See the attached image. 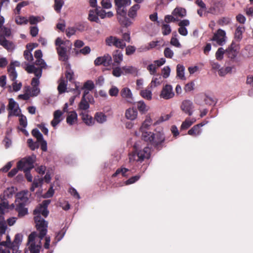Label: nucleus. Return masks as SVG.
<instances>
[{
    "label": "nucleus",
    "instance_id": "obj_4",
    "mask_svg": "<svg viewBox=\"0 0 253 253\" xmlns=\"http://www.w3.org/2000/svg\"><path fill=\"white\" fill-rule=\"evenodd\" d=\"M151 149L149 147H145L142 150H138L136 146H134L132 151L129 153V158L137 156L138 158H150Z\"/></svg>",
    "mask_w": 253,
    "mask_h": 253
},
{
    "label": "nucleus",
    "instance_id": "obj_48",
    "mask_svg": "<svg viewBox=\"0 0 253 253\" xmlns=\"http://www.w3.org/2000/svg\"><path fill=\"white\" fill-rule=\"evenodd\" d=\"M32 135L37 138V141L42 140L43 136L37 128L33 129L32 131Z\"/></svg>",
    "mask_w": 253,
    "mask_h": 253
},
{
    "label": "nucleus",
    "instance_id": "obj_16",
    "mask_svg": "<svg viewBox=\"0 0 253 253\" xmlns=\"http://www.w3.org/2000/svg\"><path fill=\"white\" fill-rule=\"evenodd\" d=\"M93 101L92 95L87 96L86 98H82L81 101L79 104V108L81 110H86L89 107L88 102L91 103Z\"/></svg>",
    "mask_w": 253,
    "mask_h": 253
},
{
    "label": "nucleus",
    "instance_id": "obj_20",
    "mask_svg": "<svg viewBox=\"0 0 253 253\" xmlns=\"http://www.w3.org/2000/svg\"><path fill=\"white\" fill-rule=\"evenodd\" d=\"M204 125V124L201 123L198 125L194 126L190 129L188 131V134L192 136L196 137L201 133V126Z\"/></svg>",
    "mask_w": 253,
    "mask_h": 253
},
{
    "label": "nucleus",
    "instance_id": "obj_54",
    "mask_svg": "<svg viewBox=\"0 0 253 253\" xmlns=\"http://www.w3.org/2000/svg\"><path fill=\"white\" fill-rule=\"evenodd\" d=\"M112 74L116 77H120L122 74H124L122 68L119 67L114 68L112 71Z\"/></svg>",
    "mask_w": 253,
    "mask_h": 253
},
{
    "label": "nucleus",
    "instance_id": "obj_1",
    "mask_svg": "<svg viewBox=\"0 0 253 253\" xmlns=\"http://www.w3.org/2000/svg\"><path fill=\"white\" fill-rule=\"evenodd\" d=\"M117 11V18L120 24L124 27L130 26L132 22L126 16V7L131 3V0H114Z\"/></svg>",
    "mask_w": 253,
    "mask_h": 253
},
{
    "label": "nucleus",
    "instance_id": "obj_51",
    "mask_svg": "<svg viewBox=\"0 0 253 253\" xmlns=\"http://www.w3.org/2000/svg\"><path fill=\"white\" fill-rule=\"evenodd\" d=\"M0 31L1 34H0V35L3 36L4 37H8L11 35V30L9 28H6L5 27H2L0 28Z\"/></svg>",
    "mask_w": 253,
    "mask_h": 253
},
{
    "label": "nucleus",
    "instance_id": "obj_30",
    "mask_svg": "<svg viewBox=\"0 0 253 253\" xmlns=\"http://www.w3.org/2000/svg\"><path fill=\"white\" fill-rule=\"evenodd\" d=\"M55 44L56 47H59L60 46L66 45L69 49H71L72 44L70 41L66 40L64 41L61 40L60 38H57L55 42Z\"/></svg>",
    "mask_w": 253,
    "mask_h": 253
},
{
    "label": "nucleus",
    "instance_id": "obj_60",
    "mask_svg": "<svg viewBox=\"0 0 253 253\" xmlns=\"http://www.w3.org/2000/svg\"><path fill=\"white\" fill-rule=\"evenodd\" d=\"M136 50L135 46L132 45H128L126 48V54L127 55H130L133 54Z\"/></svg>",
    "mask_w": 253,
    "mask_h": 253
},
{
    "label": "nucleus",
    "instance_id": "obj_59",
    "mask_svg": "<svg viewBox=\"0 0 253 253\" xmlns=\"http://www.w3.org/2000/svg\"><path fill=\"white\" fill-rule=\"evenodd\" d=\"M204 102L205 104L209 105H214L216 103V101L213 98L210 97L207 95H205Z\"/></svg>",
    "mask_w": 253,
    "mask_h": 253
},
{
    "label": "nucleus",
    "instance_id": "obj_41",
    "mask_svg": "<svg viewBox=\"0 0 253 253\" xmlns=\"http://www.w3.org/2000/svg\"><path fill=\"white\" fill-rule=\"evenodd\" d=\"M94 87L95 85L93 82L91 80H87L84 83V85L82 87H80V90L83 89H87L91 91L94 88Z\"/></svg>",
    "mask_w": 253,
    "mask_h": 253
},
{
    "label": "nucleus",
    "instance_id": "obj_64",
    "mask_svg": "<svg viewBox=\"0 0 253 253\" xmlns=\"http://www.w3.org/2000/svg\"><path fill=\"white\" fill-rule=\"evenodd\" d=\"M164 55L167 58H171L173 55V52L169 47H166L164 50Z\"/></svg>",
    "mask_w": 253,
    "mask_h": 253
},
{
    "label": "nucleus",
    "instance_id": "obj_34",
    "mask_svg": "<svg viewBox=\"0 0 253 253\" xmlns=\"http://www.w3.org/2000/svg\"><path fill=\"white\" fill-rule=\"evenodd\" d=\"M186 11L184 8L176 7L172 11V14L175 17H183L186 15Z\"/></svg>",
    "mask_w": 253,
    "mask_h": 253
},
{
    "label": "nucleus",
    "instance_id": "obj_24",
    "mask_svg": "<svg viewBox=\"0 0 253 253\" xmlns=\"http://www.w3.org/2000/svg\"><path fill=\"white\" fill-rule=\"evenodd\" d=\"M30 196L31 194L29 193L28 190L21 191L17 194V198L22 202L21 203L23 204L28 202Z\"/></svg>",
    "mask_w": 253,
    "mask_h": 253
},
{
    "label": "nucleus",
    "instance_id": "obj_14",
    "mask_svg": "<svg viewBox=\"0 0 253 253\" xmlns=\"http://www.w3.org/2000/svg\"><path fill=\"white\" fill-rule=\"evenodd\" d=\"M181 109L189 116H191L193 113V103L189 100H184L182 103Z\"/></svg>",
    "mask_w": 253,
    "mask_h": 253
},
{
    "label": "nucleus",
    "instance_id": "obj_7",
    "mask_svg": "<svg viewBox=\"0 0 253 253\" xmlns=\"http://www.w3.org/2000/svg\"><path fill=\"white\" fill-rule=\"evenodd\" d=\"M226 33L222 29H218L215 33H214L211 41H215L219 45H223L225 43Z\"/></svg>",
    "mask_w": 253,
    "mask_h": 253
},
{
    "label": "nucleus",
    "instance_id": "obj_40",
    "mask_svg": "<svg viewBox=\"0 0 253 253\" xmlns=\"http://www.w3.org/2000/svg\"><path fill=\"white\" fill-rule=\"evenodd\" d=\"M196 120L192 119L190 120L189 119H186L181 126V129H186L189 128L195 122Z\"/></svg>",
    "mask_w": 253,
    "mask_h": 253
},
{
    "label": "nucleus",
    "instance_id": "obj_9",
    "mask_svg": "<svg viewBox=\"0 0 253 253\" xmlns=\"http://www.w3.org/2000/svg\"><path fill=\"white\" fill-rule=\"evenodd\" d=\"M174 96V93L171 85L166 84L163 87L160 94L161 98L168 100L173 98Z\"/></svg>",
    "mask_w": 253,
    "mask_h": 253
},
{
    "label": "nucleus",
    "instance_id": "obj_36",
    "mask_svg": "<svg viewBox=\"0 0 253 253\" xmlns=\"http://www.w3.org/2000/svg\"><path fill=\"white\" fill-rule=\"evenodd\" d=\"M57 89L60 94L65 92L67 89V82L63 78L60 79Z\"/></svg>",
    "mask_w": 253,
    "mask_h": 253
},
{
    "label": "nucleus",
    "instance_id": "obj_25",
    "mask_svg": "<svg viewBox=\"0 0 253 253\" xmlns=\"http://www.w3.org/2000/svg\"><path fill=\"white\" fill-rule=\"evenodd\" d=\"M77 114L74 111H71L67 117L66 122L69 125H73L77 121Z\"/></svg>",
    "mask_w": 253,
    "mask_h": 253
},
{
    "label": "nucleus",
    "instance_id": "obj_42",
    "mask_svg": "<svg viewBox=\"0 0 253 253\" xmlns=\"http://www.w3.org/2000/svg\"><path fill=\"white\" fill-rule=\"evenodd\" d=\"M140 94L143 98L148 100H150L152 99V92L148 89L142 90L140 91Z\"/></svg>",
    "mask_w": 253,
    "mask_h": 253
},
{
    "label": "nucleus",
    "instance_id": "obj_28",
    "mask_svg": "<svg viewBox=\"0 0 253 253\" xmlns=\"http://www.w3.org/2000/svg\"><path fill=\"white\" fill-rule=\"evenodd\" d=\"M88 19L91 22H95L99 23L100 21L97 14V11L95 9H91L89 11Z\"/></svg>",
    "mask_w": 253,
    "mask_h": 253
},
{
    "label": "nucleus",
    "instance_id": "obj_44",
    "mask_svg": "<svg viewBox=\"0 0 253 253\" xmlns=\"http://www.w3.org/2000/svg\"><path fill=\"white\" fill-rule=\"evenodd\" d=\"M244 28L243 27H238L235 32V38L241 40L242 39V34L244 31Z\"/></svg>",
    "mask_w": 253,
    "mask_h": 253
},
{
    "label": "nucleus",
    "instance_id": "obj_17",
    "mask_svg": "<svg viewBox=\"0 0 253 253\" xmlns=\"http://www.w3.org/2000/svg\"><path fill=\"white\" fill-rule=\"evenodd\" d=\"M15 64L17 66L19 65V62L15 61V62H11L7 68L9 78L10 80L13 82L16 80V79L17 77V74L14 67Z\"/></svg>",
    "mask_w": 253,
    "mask_h": 253
},
{
    "label": "nucleus",
    "instance_id": "obj_6",
    "mask_svg": "<svg viewBox=\"0 0 253 253\" xmlns=\"http://www.w3.org/2000/svg\"><path fill=\"white\" fill-rule=\"evenodd\" d=\"M17 167L24 172L30 171L34 167L33 159H22L17 163Z\"/></svg>",
    "mask_w": 253,
    "mask_h": 253
},
{
    "label": "nucleus",
    "instance_id": "obj_46",
    "mask_svg": "<svg viewBox=\"0 0 253 253\" xmlns=\"http://www.w3.org/2000/svg\"><path fill=\"white\" fill-rule=\"evenodd\" d=\"M15 22L18 25L27 24L28 20L25 17L19 16L16 17Z\"/></svg>",
    "mask_w": 253,
    "mask_h": 253
},
{
    "label": "nucleus",
    "instance_id": "obj_27",
    "mask_svg": "<svg viewBox=\"0 0 253 253\" xmlns=\"http://www.w3.org/2000/svg\"><path fill=\"white\" fill-rule=\"evenodd\" d=\"M15 193V188L14 187H11L7 188L3 192V194H1V198L4 199V198H10L12 197L13 195Z\"/></svg>",
    "mask_w": 253,
    "mask_h": 253
},
{
    "label": "nucleus",
    "instance_id": "obj_2",
    "mask_svg": "<svg viewBox=\"0 0 253 253\" xmlns=\"http://www.w3.org/2000/svg\"><path fill=\"white\" fill-rule=\"evenodd\" d=\"M143 139L150 142L157 150H160L166 147L165 136L163 132L158 131L156 133L145 132L143 134Z\"/></svg>",
    "mask_w": 253,
    "mask_h": 253
},
{
    "label": "nucleus",
    "instance_id": "obj_12",
    "mask_svg": "<svg viewBox=\"0 0 253 253\" xmlns=\"http://www.w3.org/2000/svg\"><path fill=\"white\" fill-rule=\"evenodd\" d=\"M121 96L130 104L133 103V98L130 89L128 87L123 88L120 92Z\"/></svg>",
    "mask_w": 253,
    "mask_h": 253
},
{
    "label": "nucleus",
    "instance_id": "obj_8",
    "mask_svg": "<svg viewBox=\"0 0 253 253\" xmlns=\"http://www.w3.org/2000/svg\"><path fill=\"white\" fill-rule=\"evenodd\" d=\"M50 202V200L43 201L42 203L34 211V214L36 215L37 213H41L42 215L46 217L49 213L47 207Z\"/></svg>",
    "mask_w": 253,
    "mask_h": 253
},
{
    "label": "nucleus",
    "instance_id": "obj_33",
    "mask_svg": "<svg viewBox=\"0 0 253 253\" xmlns=\"http://www.w3.org/2000/svg\"><path fill=\"white\" fill-rule=\"evenodd\" d=\"M137 108L141 114H145L149 109L143 101H139L137 103Z\"/></svg>",
    "mask_w": 253,
    "mask_h": 253
},
{
    "label": "nucleus",
    "instance_id": "obj_26",
    "mask_svg": "<svg viewBox=\"0 0 253 253\" xmlns=\"http://www.w3.org/2000/svg\"><path fill=\"white\" fill-rule=\"evenodd\" d=\"M122 70L124 72V74H131L133 75H137L138 73V69L133 66H123Z\"/></svg>",
    "mask_w": 253,
    "mask_h": 253
},
{
    "label": "nucleus",
    "instance_id": "obj_56",
    "mask_svg": "<svg viewBox=\"0 0 253 253\" xmlns=\"http://www.w3.org/2000/svg\"><path fill=\"white\" fill-rule=\"evenodd\" d=\"M41 20V19L39 16H30L29 18L28 22H29L30 24L34 25L37 24Z\"/></svg>",
    "mask_w": 253,
    "mask_h": 253
},
{
    "label": "nucleus",
    "instance_id": "obj_45",
    "mask_svg": "<svg viewBox=\"0 0 253 253\" xmlns=\"http://www.w3.org/2000/svg\"><path fill=\"white\" fill-rule=\"evenodd\" d=\"M41 249V245H36L35 243H31L30 247L31 253H39Z\"/></svg>",
    "mask_w": 253,
    "mask_h": 253
},
{
    "label": "nucleus",
    "instance_id": "obj_55",
    "mask_svg": "<svg viewBox=\"0 0 253 253\" xmlns=\"http://www.w3.org/2000/svg\"><path fill=\"white\" fill-rule=\"evenodd\" d=\"M225 52L224 49L222 47L219 48L215 53V56L216 59L221 60L223 57V54Z\"/></svg>",
    "mask_w": 253,
    "mask_h": 253
},
{
    "label": "nucleus",
    "instance_id": "obj_32",
    "mask_svg": "<svg viewBox=\"0 0 253 253\" xmlns=\"http://www.w3.org/2000/svg\"><path fill=\"white\" fill-rule=\"evenodd\" d=\"M80 115L82 116V119L86 125L90 126L93 124L94 122L92 117L89 116L87 114L82 112Z\"/></svg>",
    "mask_w": 253,
    "mask_h": 253
},
{
    "label": "nucleus",
    "instance_id": "obj_39",
    "mask_svg": "<svg viewBox=\"0 0 253 253\" xmlns=\"http://www.w3.org/2000/svg\"><path fill=\"white\" fill-rule=\"evenodd\" d=\"M176 75L180 79H185L184 77V67L183 66L178 64L176 67Z\"/></svg>",
    "mask_w": 253,
    "mask_h": 253
},
{
    "label": "nucleus",
    "instance_id": "obj_37",
    "mask_svg": "<svg viewBox=\"0 0 253 253\" xmlns=\"http://www.w3.org/2000/svg\"><path fill=\"white\" fill-rule=\"evenodd\" d=\"M94 119L98 123L102 124L106 121L107 116L102 112H97L94 115Z\"/></svg>",
    "mask_w": 253,
    "mask_h": 253
},
{
    "label": "nucleus",
    "instance_id": "obj_31",
    "mask_svg": "<svg viewBox=\"0 0 253 253\" xmlns=\"http://www.w3.org/2000/svg\"><path fill=\"white\" fill-rule=\"evenodd\" d=\"M25 204L23 203H19L16 208V210L18 213V216L22 217L27 214V209L25 207Z\"/></svg>",
    "mask_w": 253,
    "mask_h": 253
},
{
    "label": "nucleus",
    "instance_id": "obj_38",
    "mask_svg": "<svg viewBox=\"0 0 253 253\" xmlns=\"http://www.w3.org/2000/svg\"><path fill=\"white\" fill-rule=\"evenodd\" d=\"M163 82V79L161 76L159 75L158 77H154L151 82L150 85L151 87H157L160 85Z\"/></svg>",
    "mask_w": 253,
    "mask_h": 253
},
{
    "label": "nucleus",
    "instance_id": "obj_21",
    "mask_svg": "<svg viewBox=\"0 0 253 253\" xmlns=\"http://www.w3.org/2000/svg\"><path fill=\"white\" fill-rule=\"evenodd\" d=\"M3 214V211L0 207V235L4 234L7 229V225L4 220Z\"/></svg>",
    "mask_w": 253,
    "mask_h": 253
},
{
    "label": "nucleus",
    "instance_id": "obj_57",
    "mask_svg": "<svg viewBox=\"0 0 253 253\" xmlns=\"http://www.w3.org/2000/svg\"><path fill=\"white\" fill-rule=\"evenodd\" d=\"M232 68L231 67H227L225 68H222L219 70L218 74L220 76H224L228 73L231 72Z\"/></svg>",
    "mask_w": 253,
    "mask_h": 253
},
{
    "label": "nucleus",
    "instance_id": "obj_22",
    "mask_svg": "<svg viewBox=\"0 0 253 253\" xmlns=\"http://www.w3.org/2000/svg\"><path fill=\"white\" fill-rule=\"evenodd\" d=\"M152 121L150 117H147L144 122L142 123L140 130L142 132V138L143 139V134L145 132H149L146 130L148 129L149 127L151 125Z\"/></svg>",
    "mask_w": 253,
    "mask_h": 253
},
{
    "label": "nucleus",
    "instance_id": "obj_53",
    "mask_svg": "<svg viewBox=\"0 0 253 253\" xmlns=\"http://www.w3.org/2000/svg\"><path fill=\"white\" fill-rule=\"evenodd\" d=\"M95 10L97 11L98 16H100L101 19H104L106 17V12L100 6H97L95 7Z\"/></svg>",
    "mask_w": 253,
    "mask_h": 253
},
{
    "label": "nucleus",
    "instance_id": "obj_29",
    "mask_svg": "<svg viewBox=\"0 0 253 253\" xmlns=\"http://www.w3.org/2000/svg\"><path fill=\"white\" fill-rule=\"evenodd\" d=\"M114 63L117 65H119L123 59V55L121 51L116 50L113 54Z\"/></svg>",
    "mask_w": 253,
    "mask_h": 253
},
{
    "label": "nucleus",
    "instance_id": "obj_13",
    "mask_svg": "<svg viewBox=\"0 0 253 253\" xmlns=\"http://www.w3.org/2000/svg\"><path fill=\"white\" fill-rule=\"evenodd\" d=\"M238 50V45L233 42L231 45L226 49V51L227 53L228 57L232 59L237 56Z\"/></svg>",
    "mask_w": 253,
    "mask_h": 253
},
{
    "label": "nucleus",
    "instance_id": "obj_43",
    "mask_svg": "<svg viewBox=\"0 0 253 253\" xmlns=\"http://www.w3.org/2000/svg\"><path fill=\"white\" fill-rule=\"evenodd\" d=\"M64 1L63 0H55L54 8L57 13H60Z\"/></svg>",
    "mask_w": 253,
    "mask_h": 253
},
{
    "label": "nucleus",
    "instance_id": "obj_23",
    "mask_svg": "<svg viewBox=\"0 0 253 253\" xmlns=\"http://www.w3.org/2000/svg\"><path fill=\"white\" fill-rule=\"evenodd\" d=\"M62 115V112L60 110H56L54 112L53 119L51 122V125L53 127H55L61 121L60 117Z\"/></svg>",
    "mask_w": 253,
    "mask_h": 253
},
{
    "label": "nucleus",
    "instance_id": "obj_3",
    "mask_svg": "<svg viewBox=\"0 0 253 253\" xmlns=\"http://www.w3.org/2000/svg\"><path fill=\"white\" fill-rule=\"evenodd\" d=\"M41 213H37L35 215L34 219L36 223V226L37 230L39 231V238H40V244L41 240H42L46 235L47 233V228L48 223L41 216Z\"/></svg>",
    "mask_w": 253,
    "mask_h": 253
},
{
    "label": "nucleus",
    "instance_id": "obj_61",
    "mask_svg": "<svg viewBox=\"0 0 253 253\" xmlns=\"http://www.w3.org/2000/svg\"><path fill=\"white\" fill-rule=\"evenodd\" d=\"M119 89L115 86H113L109 90V94L111 96H117L119 93Z\"/></svg>",
    "mask_w": 253,
    "mask_h": 253
},
{
    "label": "nucleus",
    "instance_id": "obj_5",
    "mask_svg": "<svg viewBox=\"0 0 253 253\" xmlns=\"http://www.w3.org/2000/svg\"><path fill=\"white\" fill-rule=\"evenodd\" d=\"M105 42L108 46H114L116 47L123 49L126 47V44L123 40L114 36H109L105 40Z\"/></svg>",
    "mask_w": 253,
    "mask_h": 253
},
{
    "label": "nucleus",
    "instance_id": "obj_19",
    "mask_svg": "<svg viewBox=\"0 0 253 253\" xmlns=\"http://www.w3.org/2000/svg\"><path fill=\"white\" fill-rule=\"evenodd\" d=\"M140 6L138 4H135L131 6L128 11L127 15L131 20L135 19L137 15V11L140 9Z\"/></svg>",
    "mask_w": 253,
    "mask_h": 253
},
{
    "label": "nucleus",
    "instance_id": "obj_62",
    "mask_svg": "<svg viewBox=\"0 0 253 253\" xmlns=\"http://www.w3.org/2000/svg\"><path fill=\"white\" fill-rule=\"evenodd\" d=\"M170 72V69L169 66L165 67L162 70L163 78H167L169 76Z\"/></svg>",
    "mask_w": 253,
    "mask_h": 253
},
{
    "label": "nucleus",
    "instance_id": "obj_10",
    "mask_svg": "<svg viewBox=\"0 0 253 253\" xmlns=\"http://www.w3.org/2000/svg\"><path fill=\"white\" fill-rule=\"evenodd\" d=\"M112 57L109 54L104 55L103 56L97 57L94 60V64L95 66L103 65L104 66H108L112 63Z\"/></svg>",
    "mask_w": 253,
    "mask_h": 253
},
{
    "label": "nucleus",
    "instance_id": "obj_49",
    "mask_svg": "<svg viewBox=\"0 0 253 253\" xmlns=\"http://www.w3.org/2000/svg\"><path fill=\"white\" fill-rule=\"evenodd\" d=\"M27 144L31 149L34 150L39 148V145L38 142H34L33 139L29 138L27 140Z\"/></svg>",
    "mask_w": 253,
    "mask_h": 253
},
{
    "label": "nucleus",
    "instance_id": "obj_35",
    "mask_svg": "<svg viewBox=\"0 0 253 253\" xmlns=\"http://www.w3.org/2000/svg\"><path fill=\"white\" fill-rule=\"evenodd\" d=\"M74 95L71 96L69 99L70 105H72L74 102L75 99L77 97L80 96L81 90L79 86L77 84H75V88L74 89Z\"/></svg>",
    "mask_w": 253,
    "mask_h": 253
},
{
    "label": "nucleus",
    "instance_id": "obj_52",
    "mask_svg": "<svg viewBox=\"0 0 253 253\" xmlns=\"http://www.w3.org/2000/svg\"><path fill=\"white\" fill-rule=\"evenodd\" d=\"M90 48L89 46H86L83 48L82 49H81L79 50L76 51V54H82L84 55H87L89 54L90 52Z\"/></svg>",
    "mask_w": 253,
    "mask_h": 253
},
{
    "label": "nucleus",
    "instance_id": "obj_50",
    "mask_svg": "<svg viewBox=\"0 0 253 253\" xmlns=\"http://www.w3.org/2000/svg\"><path fill=\"white\" fill-rule=\"evenodd\" d=\"M17 106H19L18 104L14 100L13 98H9L8 99V110L12 111L13 109L15 108Z\"/></svg>",
    "mask_w": 253,
    "mask_h": 253
},
{
    "label": "nucleus",
    "instance_id": "obj_11",
    "mask_svg": "<svg viewBox=\"0 0 253 253\" xmlns=\"http://www.w3.org/2000/svg\"><path fill=\"white\" fill-rule=\"evenodd\" d=\"M60 46L59 47H56V49L57 50V54L59 57V60L62 61H67L69 57L67 54L68 50H69L68 47L66 46Z\"/></svg>",
    "mask_w": 253,
    "mask_h": 253
},
{
    "label": "nucleus",
    "instance_id": "obj_63",
    "mask_svg": "<svg viewBox=\"0 0 253 253\" xmlns=\"http://www.w3.org/2000/svg\"><path fill=\"white\" fill-rule=\"evenodd\" d=\"M24 56L25 58L29 61H32L34 59L33 56L30 50H26L24 51Z\"/></svg>",
    "mask_w": 253,
    "mask_h": 253
},
{
    "label": "nucleus",
    "instance_id": "obj_47",
    "mask_svg": "<svg viewBox=\"0 0 253 253\" xmlns=\"http://www.w3.org/2000/svg\"><path fill=\"white\" fill-rule=\"evenodd\" d=\"M162 33L164 35H169L171 32V28L170 26L167 24H164L162 26Z\"/></svg>",
    "mask_w": 253,
    "mask_h": 253
},
{
    "label": "nucleus",
    "instance_id": "obj_15",
    "mask_svg": "<svg viewBox=\"0 0 253 253\" xmlns=\"http://www.w3.org/2000/svg\"><path fill=\"white\" fill-rule=\"evenodd\" d=\"M0 45L2 46L8 51H12L15 47L13 42L9 41L2 35H0Z\"/></svg>",
    "mask_w": 253,
    "mask_h": 253
},
{
    "label": "nucleus",
    "instance_id": "obj_58",
    "mask_svg": "<svg viewBox=\"0 0 253 253\" xmlns=\"http://www.w3.org/2000/svg\"><path fill=\"white\" fill-rule=\"evenodd\" d=\"M157 69L158 68L156 67V65H155L154 64H151L149 65L147 67V69L149 72L150 74L152 75H155L156 74Z\"/></svg>",
    "mask_w": 253,
    "mask_h": 253
},
{
    "label": "nucleus",
    "instance_id": "obj_18",
    "mask_svg": "<svg viewBox=\"0 0 253 253\" xmlns=\"http://www.w3.org/2000/svg\"><path fill=\"white\" fill-rule=\"evenodd\" d=\"M137 110L134 107L129 108L126 109L125 112V116L126 118L131 121L135 120L137 117Z\"/></svg>",
    "mask_w": 253,
    "mask_h": 253
}]
</instances>
